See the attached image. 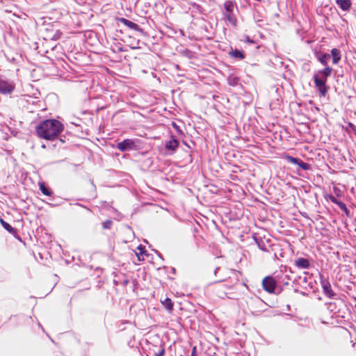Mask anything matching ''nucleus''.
Here are the masks:
<instances>
[{"label": "nucleus", "instance_id": "nucleus-1", "mask_svg": "<svg viewBox=\"0 0 356 356\" xmlns=\"http://www.w3.org/2000/svg\"><path fill=\"white\" fill-rule=\"evenodd\" d=\"M215 275L219 277L218 282H220L213 289L216 296L222 299L233 298L240 281L241 273L236 270L218 267L215 270Z\"/></svg>", "mask_w": 356, "mask_h": 356}, {"label": "nucleus", "instance_id": "nucleus-2", "mask_svg": "<svg viewBox=\"0 0 356 356\" xmlns=\"http://www.w3.org/2000/svg\"><path fill=\"white\" fill-rule=\"evenodd\" d=\"M64 129L63 124L55 119L43 120L35 127L38 137L47 140L54 141Z\"/></svg>", "mask_w": 356, "mask_h": 356}, {"label": "nucleus", "instance_id": "nucleus-3", "mask_svg": "<svg viewBox=\"0 0 356 356\" xmlns=\"http://www.w3.org/2000/svg\"><path fill=\"white\" fill-rule=\"evenodd\" d=\"M333 69L326 66L322 70H318L314 74L313 79L315 86L318 89L321 96L325 97L327 92L328 87L326 86L327 78L332 74Z\"/></svg>", "mask_w": 356, "mask_h": 356}, {"label": "nucleus", "instance_id": "nucleus-4", "mask_svg": "<svg viewBox=\"0 0 356 356\" xmlns=\"http://www.w3.org/2000/svg\"><path fill=\"white\" fill-rule=\"evenodd\" d=\"M44 39L49 40H57L62 36V32L57 25L47 24L44 32Z\"/></svg>", "mask_w": 356, "mask_h": 356}, {"label": "nucleus", "instance_id": "nucleus-5", "mask_svg": "<svg viewBox=\"0 0 356 356\" xmlns=\"http://www.w3.org/2000/svg\"><path fill=\"white\" fill-rule=\"evenodd\" d=\"M224 8L225 9L224 15L225 16L226 19L232 25L236 26L237 24V19L233 13L234 10L236 8V4L232 1H226L224 3Z\"/></svg>", "mask_w": 356, "mask_h": 356}, {"label": "nucleus", "instance_id": "nucleus-6", "mask_svg": "<svg viewBox=\"0 0 356 356\" xmlns=\"http://www.w3.org/2000/svg\"><path fill=\"white\" fill-rule=\"evenodd\" d=\"M277 286V281L272 276H266L262 280L263 289L268 293H274Z\"/></svg>", "mask_w": 356, "mask_h": 356}, {"label": "nucleus", "instance_id": "nucleus-7", "mask_svg": "<svg viewBox=\"0 0 356 356\" xmlns=\"http://www.w3.org/2000/svg\"><path fill=\"white\" fill-rule=\"evenodd\" d=\"M284 158L289 163H293L295 165H298L302 170H309L311 169V165L303 162L301 159L298 158H295L289 155H284Z\"/></svg>", "mask_w": 356, "mask_h": 356}, {"label": "nucleus", "instance_id": "nucleus-8", "mask_svg": "<svg viewBox=\"0 0 356 356\" xmlns=\"http://www.w3.org/2000/svg\"><path fill=\"white\" fill-rule=\"evenodd\" d=\"M134 147L135 143L132 139H125L117 145V148L121 152L132 149Z\"/></svg>", "mask_w": 356, "mask_h": 356}, {"label": "nucleus", "instance_id": "nucleus-9", "mask_svg": "<svg viewBox=\"0 0 356 356\" xmlns=\"http://www.w3.org/2000/svg\"><path fill=\"white\" fill-rule=\"evenodd\" d=\"M258 248L264 251V252H268V248L270 247V241L269 239H266L265 238H262L260 236H254V237Z\"/></svg>", "mask_w": 356, "mask_h": 356}, {"label": "nucleus", "instance_id": "nucleus-10", "mask_svg": "<svg viewBox=\"0 0 356 356\" xmlns=\"http://www.w3.org/2000/svg\"><path fill=\"white\" fill-rule=\"evenodd\" d=\"M14 88H15L12 84L0 79V92L1 93H2V94L10 93L13 91Z\"/></svg>", "mask_w": 356, "mask_h": 356}, {"label": "nucleus", "instance_id": "nucleus-11", "mask_svg": "<svg viewBox=\"0 0 356 356\" xmlns=\"http://www.w3.org/2000/svg\"><path fill=\"white\" fill-rule=\"evenodd\" d=\"M118 21L122 22V24H124L125 26H128L131 29H133V30L136 31H141V29L140 28L138 24L133 22H131L130 20H128V19H127L125 18H122V17L119 18Z\"/></svg>", "mask_w": 356, "mask_h": 356}, {"label": "nucleus", "instance_id": "nucleus-12", "mask_svg": "<svg viewBox=\"0 0 356 356\" xmlns=\"http://www.w3.org/2000/svg\"><path fill=\"white\" fill-rule=\"evenodd\" d=\"M337 6L344 11H348L352 6L351 0H334Z\"/></svg>", "mask_w": 356, "mask_h": 356}, {"label": "nucleus", "instance_id": "nucleus-13", "mask_svg": "<svg viewBox=\"0 0 356 356\" xmlns=\"http://www.w3.org/2000/svg\"><path fill=\"white\" fill-rule=\"evenodd\" d=\"M295 265L300 268L308 269L310 266V263L307 259L300 257L295 261Z\"/></svg>", "mask_w": 356, "mask_h": 356}, {"label": "nucleus", "instance_id": "nucleus-14", "mask_svg": "<svg viewBox=\"0 0 356 356\" xmlns=\"http://www.w3.org/2000/svg\"><path fill=\"white\" fill-rule=\"evenodd\" d=\"M178 146L179 141L174 136L165 143V148L172 151H175Z\"/></svg>", "mask_w": 356, "mask_h": 356}, {"label": "nucleus", "instance_id": "nucleus-15", "mask_svg": "<svg viewBox=\"0 0 356 356\" xmlns=\"http://www.w3.org/2000/svg\"><path fill=\"white\" fill-rule=\"evenodd\" d=\"M316 57H317L318 60L322 65H323L325 67L329 66L327 65V62H328L329 59L330 58V54H326V53H323V54L317 53Z\"/></svg>", "mask_w": 356, "mask_h": 356}, {"label": "nucleus", "instance_id": "nucleus-16", "mask_svg": "<svg viewBox=\"0 0 356 356\" xmlns=\"http://www.w3.org/2000/svg\"><path fill=\"white\" fill-rule=\"evenodd\" d=\"M162 305L171 313L173 310L174 303L169 298H165L164 300H161Z\"/></svg>", "mask_w": 356, "mask_h": 356}, {"label": "nucleus", "instance_id": "nucleus-17", "mask_svg": "<svg viewBox=\"0 0 356 356\" xmlns=\"http://www.w3.org/2000/svg\"><path fill=\"white\" fill-rule=\"evenodd\" d=\"M331 55L332 57L333 64H338L341 58L340 51L338 49L334 48L331 50Z\"/></svg>", "mask_w": 356, "mask_h": 356}, {"label": "nucleus", "instance_id": "nucleus-18", "mask_svg": "<svg viewBox=\"0 0 356 356\" xmlns=\"http://www.w3.org/2000/svg\"><path fill=\"white\" fill-rule=\"evenodd\" d=\"M0 222L2 227L6 229L9 233L13 235H16L17 234V231L15 228L13 227L10 225H9L7 222L4 221L2 218L0 219Z\"/></svg>", "mask_w": 356, "mask_h": 356}, {"label": "nucleus", "instance_id": "nucleus-19", "mask_svg": "<svg viewBox=\"0 0 356 356\" xmlns=\"http://www.w3.org/2000/svg\"><path fill=\"white\" fill-rule=\"evenodd\" d=\"M229 54L232 57L237 58V59H240V60L244 59L245 57V53L243 51L238 50L237 49L229 51Z\"/></svg>", "mask_w": 356, "mask_h": 356}, {"label": "nucleus", "instance_id": "nucleus-20", "mask_svg": "<svg viewBox=\"0 0 356 356\" xmlns=\"http://www.w3.org/2000/svg\"><path fill=\"white\" fill-rule=\"evenodd\" d=\"M323 289L324 293L329 298H331L334 296V293L332 289L330 284L327 282L326 283H324L323 285Z\"/></svg>", "mask_w": 356, "mask_h": 356}, {"label": "nucleus", "instance_id": "nucleus-21", "mask_svg": "<svg viewBox=\"0 0 356 356\" xmlns=\"http://www.w3.org/2000/svg\"><path fill=\"white\" fill-rule=\"evenodd\" d=\"M138 252H136V255L138 258V260L139 261H143L145 260V256L147 255L146 251L145 250V248L142 247V245H139L138 247Z\"/></svg>", "mask_w": 356, "mask_h": 356}, {"label": "nucleus", "instance_id": "nucleus-22", "mask_svg": "<svg viewBox=\"0 0 356 356\" xmlns=\"http://www.w3.org/2000/svg\"><path fill=\"white\" fill-rule=\"evenodd\" d=\"M39 187L43 195L47 196H51L52 195V191L50 190V188L46 186L44 182H40Z\"/></svg>", "mask_w": 356, "mask_h": 356}, {"label": "nucleus", "instance_id": "nucleus-23", "mask_svg": "<svg viewBox=\"0 0 356 356\" xmlns=\"http://www.w3.org/2000/svg\"><path fill=\"white\" fill-rule=\"evenodd\" d=\"M337 204L342 211H343L346 213L347 216H349V210L348 209L345 203L341 201H338V202H337Z\"/></svg>", "mask_w": 356, "mask_h": 356}, {"label": "nucleus", "instance_id": "nucleus-24", "mask_svg": "<svg viewBox=\"0 0 356 356\" xmlns=\"http://www.w3.org/2000/svg\"><path fill=\"white\" fill-rule=\"evenodd\" d=\"M113 221L111 220H106L102 223V227L105 229H109L111 228Z\"/></svg>", "mask_w": 356, "mask_h": 356}, {"label": "nucleus", "instance_id": "nucleus-25", "mask_svg": "<svg viewBox=\"0 0 356 356\" xmlns=\"http://www.w3.org/2000/svg\"><path fill=\"white\" fill-rule=\"evenodd\" d=\"M328 199L332 202V203H334L337 204V202H338V200L334 197L332 195H328Z\"/></svg>", "mask_w": 356, "mask_h": 356}, {"label": "nucleus", "instance_id": "nucleus-26", "mask_svg": "<svg viewBox=\"0 0 356 356\" xmlns=\"http://www.w3.org/2000/svg\"><path fill=\"white\" fill-rule=\"evenodd\" d=\"M172 126L177 130L178 133L182 134V131L180 129L179 127L175 122H172Z\"/></svg>", "mask_w": 356, "mask_h": 356}, {"label": "nucleus", "instance_id": "nucleus-27", "mask_svg": "<svg viewBox=\"0 0 356 356\" xmlns=\"http://www.w3.org/2000/svg\"><path fill=\"white\" fill-rule=\"evenodd\" d=\"M165 354V349L162 348L159 353L155 354V356H163Z\"/></svg>", "mask_w": 356, "mask_h": 356}, {"label": "nucleus", "instance_id": "nucleus-28", "mask_svg": "<svg viewBox=\"0 0 356 356\" xmlns=\"http://www.w3.org/2000/svg\"><path fill=\"white\" fill-rule=\"evenodd\" d=\"M191 356H197V349L195 346H194L192 349Z\"/></svg>", "mask_w": 356, "mask_h": 356}, {"label": "nucleus", "instance_id": "nucleus-29", "mask_svg": "<svg viewBox=\"0 0 356 356\" xmlns=\"http://www.w3.org/2000/svg\"><path fill=\"white\" fill-rule=\"evenodd\" d=\"M334 192L337 194V195H339V192L340 191L337 187L334 188Z\"/></svg>", "mask_w": 356, "mask_h": 356}, {"label": "nucleus", "instance_id": "nucleus-30", "mask_svg": "<svg viewBox=\"0 0 356 356\" xmlns=\"http://www.w3.org/2000/svg\"><path fill=\"white\" fill-rule=\"evenodd\" d=\"M129 282V280H127V279H126V280H124L123 281V283H124V285H127Z\"/></svg>", "mask_w": 356, "mask_h": 356}, {"label": "nucleus", "instance_id": "nucleus-31", "mask_svg": "<svg viewBox=\"0 0 356 356\" xmlns=\"http://www.w3.org/2000/svg\"><path fill=\"white\" fill-rule=\"evenodd\" d=\"M348 125H349V127H351L352 129H354V128H355V125H354L353 123H351V122H350Z\"/></svg>", "mask_w": 356, "mask_h": 356}, {"label": "nucleus", "instance_id": "nucleus-32", "mask_svg": "<svg viewBox=\"0 0 356 356\" xmlns=\"http://www.w3.org/2000/svg\"><path fill=\"white\" fill-rule=\"evenodd\" d=\"M355 308H356V304H355Z\"/></svg>", "mask_w": 356, "mask_h": 356}]
</instances>
